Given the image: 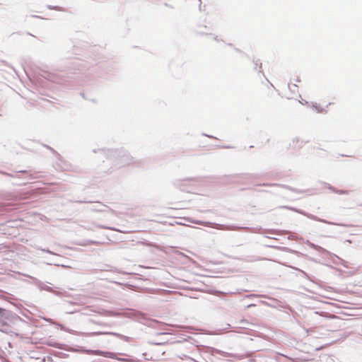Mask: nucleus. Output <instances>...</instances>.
Returning a JSON list of instances; mask_svg holds the SVG:
<instances>
[{"label": "nucleus", "mask_w": 362, "mask_h": 362, "mask_svg": "<svg viewBox=\"0 0 362 362\" xmlns=\"http://www.w3.org/2000/svg\"><path fill=\"white\" fill-rule=\"evenodd\" d=\"M315 109H316L318 112H324V111H325V110H324V109H322V108L320 109V108H318V107H316V106H315Z\"/></svg>", "instance_id": "1"}]
</instances>
